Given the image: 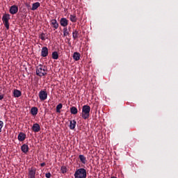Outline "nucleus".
<instances>
[{"label": "nucleus", "mask_w": 178, "mask_h": 178, "mask_svg": "<svg viewBox=\"0 0 178 178\" xmlns=\"http://www.w3.org/2000/svg\"><path fill=\"white\" fill-rule=\"evenodd\" d=\"M48 73V68L45 65H39L36 67V74L39 77L47 76Z\"/></svg>", "instance_id": "f257e3e1"}, {"label": "nucleus", "mask_w": 178, "mask_h": 178, "mask_svg": "<svg viewBox=\"0 0 178 178\" xmlns=\"http://www.w3.org/2000/svg\"><path fill=\"white\" fill-rule=\"evenodd\" d=\"M74 176V178H87V170L85 168L76 169Z\"/></svg>", "instance_id": "f03ea898"}, {"label": "nucleus", "mask_w": 178, "mask_h": 178, "mask_svg": "<svg viewBox=\"0 0 178 178\" xmlns=\"http://www.w3.org/2000/svg\"><path fill=\"white\" fill-rule=\"evenodd\" d=\"M90 111H91V107H90V106H88V105H84L82 107V118H83V119L86 120V119H88V118H90Z\"/></svg>", "instance_id": "7ed1b4c3"}, {"label": "nucleus", "mask_w": 178, "mask_h": 178, "mask_svg": "<svg viewBox=\"0 0 178 178\" xmlns=\"http://www.w3.org/2000/svg\"><path fill=\"white\" fill-rule=\"evenodd\" d=\"M9 20H10V15L4 14L2 17V22L7 30H9Z\"/></svg>", "instance_id": "20e7f679"}, {"label": "nucleus", "mask_w": 178, "mask_h": 178, "mask_svg": "<svg viewBox=\"0 0 178 178\" xmlns=\"http://www.w3.org/2000/svg\"><path fill=\"white\" fill-rule=\"evenodd\" d=\"M35 172L37 169L34 167L29 168V178H35Z\"/></svg>", "instance_id": "39448f33"}, {"label": "nucleus", "mask_w": 178, "mask_h": 178, "mask_svg": "<svg viewBox=\"0 0 178 178\" xmlns=\"http://www.w3.org/2000/svg\"><path fill=\"white\" fill-rule=\"evenodd\" d=\"M39 98L41 99V101H45V99L48 98V93H47V92L44 90H41L39 92Z\"/></svg>", "instance_id": "423d86ee"}, {"label": "nucleus", "mask_w": 178, "mask_h": 178, "mask_svg": "<svg viewBox=\"0 0 178 178\" xmlns=\"http://www.w3.org/2000/svg\"><path fill=\"white\" fill-rule=\"evenodd\" d=\"M49 54V52L48 50V47H43L41 50V56L42 58H47V56H48Z\"/></svg>", "instance_id": "0eeeda50"}, {"label": "nucleus", "mask_w": 178, "mask_h": 178, "mask_svg": "<svg viewBox=\"0 0 178 178\" xmlns=\"http://www.w3.org/2000/svg\"><path fill=\"white\" fill-rule=\"evenodd\" d=\"M9 12L11 15H16L19 12V7L16 5H13L10 8Z\"/></svg>", "instance_id": "6e6552de"}, {"label": "nucleus", "mask_w": 178, "mask_h": 178, "mask_svg": "<svg viewBox=\"0 0 178 178\" xmlns=\"http://www.w3.org/2000/svg\"><path fill=\"white\" fill-rule=\"evenodd\" d=\"M32 130L34 131V133H38V131L41 130V127L38 123H35L33 125Z\"/></svg>", "instance_id": "1a4fd4ad"}, {"label": "nucleus", "mask_w": 178, "mask_h": 178, "mask_svg": "<svg viewBox=\"0 0 178 178\" xmlns=\"http://www.w3.org/2000/svg\"><path fill=\"white\" fill-rule=\"evenodd\" d=\"M60 24L63 27H66L67 24H69V20H67L66 18H61L60 21Z\"/></svg>", "instance_id": "9d476101"}, {"label": "nucleus", "mask_w": 178, "mask_h": 178, "mask_svg": "<svg viewBox=\"0 0 178 178\" xmlns=\"http://www.w3.org/2000/svg\"><path fill=\"white\" fill-rule=\"evenodd\" d=\"M51 24L56 30L59 27V24L58 23V21L56 19H51Z\"/></svg>", "instance_id": "9b49d317"}, {"label": "nucleus", "mask_w": 178, "mask_h": 178, "mask_svg": "<svg viewBox=\"0 0 178 178\" xmlns=\"http://www.w3.org/2000/svg\"><path fill=\"white\" fill-rule=\"evenodd\" d=\"M13 95L15 98H19V97H22V92L19 90L15 89L13 91Z\"/></svg>", "instance_id": "f8f14e48"}, {"label": "nucleus", "mask_w": 178, "mask_h": 178, "mask_svg": "<svg viewBox=\"0 0 178 178\" xmlns=\"http://www.w3.org/2000/svg\"><path fill=\"white\" fill-rule=\"evenodd\" d=\"M19 141H24L26 140V134L20 132L18 135Z\"/></svg>", "instance_id": "ddd939ff"}, {"label": "nucleus", "mask_w": 178, "mask_h": 178, "mask_svg": "<svg viewBox=\"0 0 178 178\" xmlns=\"http://www.w3.org/2000/svg\"><path fill=\"white\" fill-rule=\"evenodd\" d=\"M21 149L22 152H24V154H27L29 152V145H27L26 144L22 145V146L21 147Z\"/></svg>", "instance_id": "4468645a"}, {"label": "nucleus", "mask_w": 178, "mask_h": 178, "mask_svg": "<svg viewBox=\"0 0 178 178\" xmlns=\"http://www.w3.org/2000/svg\"><path fill=\"white\" fill-rule=\"evenodd\" d=\"M79 159H80L81 163H83V165H86V163H87V158H86L84 155L80 154L79 156Z\"/></svg>", "instance_id": "2eb2a0df"}, {"label": "nucleus", "mask_w": 178, "mask_h": 178, "mask_svg": "<svg viewBox=\"0 0 178 178\" xmlns=\"http://www.w3.org/2000/svg\"><path fill=\"white\" fill-rule=\"evenodd\" d=\"M31 113L33 116H36V115L38 113V108L32 107L31 108Z\"/></svg>", "instance_id": "dca6fc26"}, {"label": "nucleus", "mask_w": 178, "mask_h": 178, "mask_svg": "<svg viewBox=\"0 0 178 178\" xmlns=\"http://www.w3.org/2000/svg\"><path fill=\"white\" fill-rule=\"evenodd\" d=\"M76 123L77 122L74 120L70 121V130H74V129H76Z\"/></svg>", "instance_id": "f3484780"}, {"label": "nucleus", "mask_w": 178, "mask_h": 178, "mask_svg": "<svg viewBox=\"0 0 178 178\" xmlns=\"http://www.w3.org/2000/svg\"><path fill=\"white\" fill-rule=\"evenodd\" d=\"M40 6H41V4L40 3V2L33 3L32 4L31 10H37V9L40 8Z\"/></svg>", "instance_id": "a211bd4d"}, {"label": "nucleus", "mask_w": 178, "mask_h": 178, "mask_svg": "<svg viewBox=\"0 0 178 178\" xmlns=\"http://www.w3.org/2000/svg\"><path fill=\"white\" fill-rule=\"evenodd\" d=\"M79 36H80V33H79V31L75 30L72 32V38H74V40L79 38Z\"/></svg>", "instance_id": "6ab92c4d"}, {"label": "nucleus", "mask_w": 178, "mask_h": 178, "mask_svg": "<svg viewBox=\"0 0 178 178\" xmlns=\"http://www.w3.org/2000/svg\"><path fill=\"white\" fill-rule=\"evenodd\" d=\"M72 57L74 60H80V53L74 52Z\"/></svg>", "instance_id": "aec40b11"}, {"label": "nucleus", "mask_w": 178, "mask_h": 178, "mask_svg": "<svg viewBox=\"0 0 178 178\" xmlns=\"http://www.w3.org/2000/svg\"><path fill=\"white\" fill-rule=\"evenodd\" d=\"M70 112H71L72 115H77L79 110H77V108L72 106L70 108Z\"/></svg>", "instance_id": "412c9836"}, {"label": "nucleus", "mask_w": 178, "mask_h": 178, "mask_svg": "<svg viewBox=\"0 0 178 178\" xmlns=\"http://www.w3.org/2000/svg\"><path fill=\"white\" fill-rule=\"evenodd\" d=\"M70 20L72 22V23H76L77 22V17L74 15H70Z\"/></svg>", "instance_id": "4be33fe9"}, {"label": "nucleus", "mask_w": 178, "mask_h": 178, "mask_svg": "<svg viewBox=\"0 0 178 178\" xmlns=\"http://www.w3.org/2000/svg\"><path fill=\"white\" fill-rule=\"evenodd\" d=\"M52 59H55L56 60L59 58V54H58V51H54L51 54Z\"/></svg>", "instance_id": "5701e85b"}, {"label": "nucleus", "mask_w": 178, "mask_h": 178, "mask_svg": "<svg viewBox=\"0 0 178 178\" xmlns=\"http://www.w3.org/2000/svg\"><path fill=\"white\" fill-rule=\"evenodd\" d=\"M63 107V104H59L58 105H57L56 106L57 113H60V109H62Z\"/></svg>", "instance_id": "b1692460"}, {"label": "nucleus", "mask_w": 178, "mask_h": 178, "mask_svg": "<svg viewBox=\"0 0 178 178\" xmlns=\"http://www.w3.org/2000/svg\"><path fill=\"white\" fill-rule=\"evenodd\" d=\"M70 35V33H69V31L67 30V28L65 27L63 29V36L66 37L67 35Z\"/></svg>", "instance_id": "393cba45"}, {"label": "nucleus", "mask_w": 178, "mask_h": 178, "mask_svg": "<svg viewBox=\"0 0 178 178\" xmlns=\"http://www.w3.org/2000/svg\"><path fill=\"white\" fill-rule=\"evenodd\" d=\"M60 170L61 173H66L67 172V168L66 166H62Z\"/></svg>", "instance_id": "a878e982"}, {"label": "nucleus", "mask_w": 178, "mask_h": 178, "mask_svg": "<svg viewBox=\"0 0 178 178\" xmlns=\"http://www.w3.org/2000/svg\"><path fill=\"white\" fill-rule=\"evenodd\" d=\"M40 38L42 41H45V33H41L40 35Z\"/></svg>", "instance_id": "bb28decb"}, {"label": "nucleus", "mask_w": 178, "mask_h": 178, "mask_svg": "<svg viewBox=\"0 0 178 178\" xmlns=\"http://www.w3.org/2000/svg\"><path fill=\"white\" fill-rule=\"evenodd\" d=\"M3 127V121L0 120V133H2V128Z\"/></svg>", "instance_id": "cd10ccee"}, {"label": "nucleus", "mask_w": 178, "mask_h": 178, "mask_svg": "<svg viewBox=\"0 0 178 178\" xmlns=\"http://www.w3.org/2000/svg\"><path fill=\"white\" fill-rule=\"evenodd\" d=\"M45 177L47 178H51V172H47L45 174Z\"/></svg>", "instance_id": "c85d7f7f"}, {"label": "nucleus", "mask_w": 178, "mask_h": 178, "mask_svg": "<svg viewBox=\"0 0 178 178\" xmlns=\"http://www.w3.org/2000/svg\"><path fill=\"white\" fill-rule=\"evenodd\" d=\"M45 165H46L45 163H40V166H41L42 168H44V166H45Z\"/></svg>", "instance_id": "c756f323"}, {"label": "nucleus", "mask_w": 178, "mask_h": 178, "mask_svg": "<svg viewBox=\"0 0 178 178\" xmlns=\"http://www.w3.org/2000/svg\"><path fill=\"white\" fill-rule=\"evenodd\" d=\"M3 99V95H0V101H2Z\"/></svg>", "instance_id": "7c9ffc66"}, {"label": "nucleus", "mask_w": 178, "mask_h": 178, "mask_svg": "<svg viewBox=\"0 0 178 178\" xmlns=\"http://www.w3.org/2000/svg\"><path fill=\"white\" fill-rule=\"evenodd\" d=\"M0 151H1V147H0Z\"/></svg>", "instance_id": "2f4dec72"}]
</instances>
